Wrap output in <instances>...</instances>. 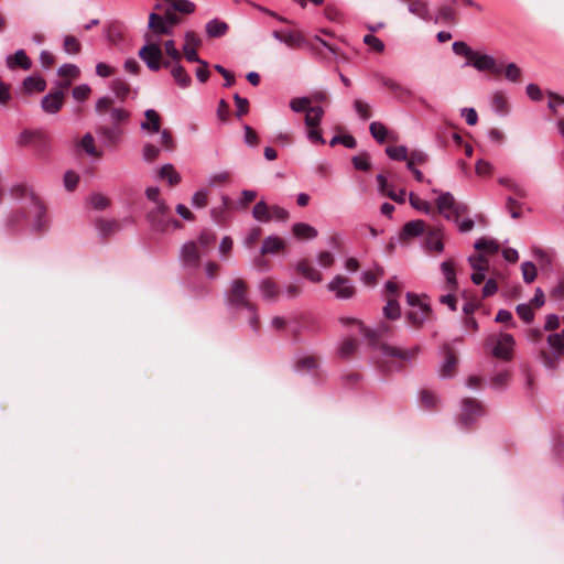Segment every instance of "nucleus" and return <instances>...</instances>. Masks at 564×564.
<instances>
[{"label":"nucleus","instance_id":"13","mask_svg":"<svg viewBox=\"0 0 564 564\" xmlns=\"http://www.w3.org/2000/svg\"><path fill=\"white\" fill-rule=\"evenodd\" d=\"M380 351L383 357L398 358L402 361L411 362L420 354L421 349L419 346H415L411 349H401L388 344H382L380 346Z\"/></svg>","mask_w":564,"mask_h":564},{"label":"nucleus","instance_id":"39","mask_svg":"<svg viewBox=\"0 0 564 564\" xmlns=\"http://www.w3.org/2000/svg\"><path fill=\"white\" fill-rule=\"evenodd\" d=\"M175 12L182 14H192L195 12L196 6L191 0H165Z\"/></svg>","mask_w":564,"mask_h":564},{"label":"nucleus","instance_id":"53","mask_svg":"<svg viewBox=\"0 0 564 564\" xmlns=\"http://www.w3.org/2000/svg\"><path fill=\"white\" fill-rule=\"evenodd\" d=\"M63 48L67 54H77L80 52L82 45L73 35H66L63 42Z\"/></svg>","mask_w":564,"mask_h":564},{"label":"nucleus","instance_id":"2","mask_svg":"<svg viewBox=\"0 0 564 564\" xmlns=\"http://www.w3.org/2000/svg\"><path fill=\"white\" fill-rule=\"evenodd\" d=\"M225 304L230 314L236 315L240 311L248 313V323L254 334H258L259 315L256 306L250 302L247 294V284L241 279L230 282V290L225 293Z\"/></svg>","mask_w":564,"mask_h":564},{"label":"nucleus","instance_id":"21","mask_svg":"<svg viewBox=\"0 0 564 564\" xmlns=\"http://www.w3.org/2000/svg\"><path fill=\"white\" fill-rule=\"evenodd\" d=\"M457 358L449 348H446L445 358L440 366V377L443 379L451 378L455 373Z\"/></svg>","mask_w":564,"mask_h":564},{"label":"nucleus","instance_id":"10","mask_svg":"<svg viewBox=\"0 0 564 564\" xmlns=\"http://www.w3.org/2000/svg\"><path fill=\"white\" fill-rule=\"evenodd\" d=\"M340 323L345 326L355 325L358 328L359 334H362L371 341H376L383 334H388L390 332V326L386 323L379 324L376 328H368L362 324V322L352 317H341Z\"/></svg>","mask_w":564,"mask_h":564},{"label":"nucleus","instance_id":"24","mask_svg":"<svg viewBox=\"0 0 564 564\" xmlns=\"http://www.w3.org/2000/svg\"><path fill=\"white\" fill-rule=\"evenodd\" d=\"M145 121H142L140 128L142 130L151 131L152 133L160 132L161 118L154 109H147L144 111Z\"/></svg>","mask_w":564,"mask_h":564},{"label":"nucleus","instance_id":"17","mask_svg":"<svg viewBox=\"0 0 564 564\" xmlns=\"http://www.w3.org/2000/svg\"><path fill=\"white\" fill-rule=\"evenodd\" d=\"M373 78L380 83L383 87L388 88L389 90H391L397 97H401V96H411V91L402 86L400 83H398L397 80L390 78V77H387L384 76L383 74L377 72L373 74Z\"/></svg>","mask_w":564,"mask_h":564},{"label":"nucleus","instance_id":"52","mask_svg":"<svg viewBox=\"0 0 564 564\" xmlns=\"http://www.w3.org/2000/svg\"><path fill=\"white\" fill-rule=\"evenodd\" d=\"M409 199H410V205L414 209L420 210V212H422V213H424L426 215L431 214L432 207H431V204L427 200H425V199H423V198H421L419 196H415L412 193L410 194Z\"/></svg>","mask_w":564,"mask_h":564},{"label":"nucleus","instance_id":"22","mask_svg":"<svg viewBox=\"0 0 564 564\" xmlns=\"http://www.w3.org/2000/svg\"><path fill=\"white\" fill-rule=\"evenodd\" d=\"M292 232L300 240H313L317 237L316 228L306 223H295L292 226Z\"/></svg>","mask_w":564,"mask_h":564},{"label":"nucleus","instance_id":"12","mask_svg":"<svg viewBox=\"0 0 564 564\" xmlns=\"http://www.w3.org/2000/svg\"><path fill=\"white\" fill-rule=\"evenodd\" d=\"M97 134L105 147L116 148L121 141L123 130L117 124L100 126L97 129Z\"/></svg>","mask_w":564,"mask_h":564},{"label":"nucleus","instance_id":"4","mask_svg":"<svg viewBox=\"0 0 564 564\" xmlns=\"http://www.w3.org/2000/svg\"><path fill=\"white\" fill-rule=\"evenodd\" d=\"M549 351L541 352L543 366L555 371L561 360L564 359V333H554L547 336Z\"/></svg>","mask_w":564,"mask_h":564},{"label":"nucleus","instance_id":"64","mask_svg":"<svg viewBox=\"0 0 564 564\" xmlns=\"http://www.w3.org/2000/svg\"><path fill=\"white\" fill-rule=\"evenodd\" d=\"M270 215L271 220L274 219L276 221H286L290 216L289 212L279 205L270 206Z\"/></svg>","mask_w":564,"mask_h":564},{"label":"nucleus","instance_id":"35","mask_svg":"<svg viewBox=\"0 0 564 564\" xmlns=\"http://www.w3.org/2000/svg\"><path fill=\"white\" fill-rule=\"evenodd\" d=\"M23 87L28 94L33 91H44L46 82L41 76H26L23 80Z\"/></svg>","mask_w":564,"mask_h":564},{"label":"nucleus","instance_id":"18","mask_svg":"<svg viewBox=\"0 0 564 564\" xmlns=\"http://www.w3.org/2000/svg\"><path fill=\"white\" fill-rule=\"evenodd\" d=\"M471 66L478 72H485L494 69V56L488 54H481L478 51L475 52L470 61H466L462 67Z\"/></svg>","mask_w":564,"mask_h":564},{"label":"nucleus","instance_id":"47","mask_svg":"<svg viewBox=\"0 0 564 564\" xmlns=\"http://www.w3.org/2000/svg\"><path fill=\"white\" fill-rule=\"evenodd\" d=\"M383 315L391 321H395L401 315L399 302L395 299H390L383 307Z\"/></svg>","mask_w":564,"mask_h":564},{"label":"nucleus","instance_id":"54","mask_svg":"<svg viewBox=\"0 0 564 564\" xmlns=\"http://www.w3.org/2000/svg\"><path fill=\"white\" fill-rule=\"evenodd\" d=\"M510 112V107L507 98L501 93H496V115L507 117Z\"/></svg>","mask_w":564,"mask_h":564},{"label":"nucleus","instance_id":"46","mask_svg":"<svg viewBox=\"0 0 564 564\" xmlns=\"http://www.w3.org/2000/svg\"><path fill=\"white\" fill-rule=\"evenodd\" d=\"M452 50L456 55L466 57V61H470L476 52L463 41H455L452 45Z\"/></svg>","mask_w":564,"mask_h":564},{"label":"nucleus","instance_id":"26","mask_svg":"<svg viewBox=\"0 0 564 564\" xmlns=\"http://www.w3.org/2000/svg\"><path fill=\"white\" fill-rule=\"evenodd\" d=\"M259 291L265 301H275L279 295L276 283L269 278H264L259 282Z\"/></svg>","mask_w":564,"mask_h":564},{"label":"nucleus","instance_id":"28","mask_svg":"<svg viewBox=\"0 0 564 564\" xmlns=\"http://www.w3.org/2000/svg\"><path fill=\"white\" fill-rule=\"evenodd\" d=\"M155 204H156L155 208H153L152 210H150L147 214V219L151 227H162L163 223H162V220L156 219V214H160L163 216H171V212L164 200H159Z\"/></svg>","mask_w":564,"mask_h":564},{"label":"nucleus","instance_id":"57","mask_svg":"<svg viewBox=\"0 0 564 564\" xmlns=\"http://www.w3.org/2000/svg\"><path fill=\"white\" fill-rule=\"evenodd\" d=\"M161 153L160 148L152 143H145L142 148V158L147 162H152L159 158Z\"/></svg>","mask_w":564,"mask_h":564},{"label":"nucleus","instance_id":"48","mask_svg":"<svg viewBox=\"0 0 564 564\" xmlns=\"http://www.w3.org/2000/svg\"><path fill=\"white\" fill-rule=\"evenodd\" d=\"M311 102L312 99L310 97H295L291 99L290 108L296 113L307 112V109L311 108Z\"/></svg>","mask_w":564,"mask_h":564},{"label":"nucleus","instance_id":"42","mask_svg":"<svg viewBox=\"0 0 564 564\" xmlns=\"http://www.w3.org/2000/svg\"><path fill=\"white\" fill-rule=\"evenodd\" d=\"M352 108L361 121H367L372 117L370 105L362 99H355Z\"/></svg>","mask_w":564,"mask_h":564},{"label":"nucleus","instance_id":"50","mask_svg":"<svg viewBox=\"0 0 564 564\" xmlns=\"http://www.w3.org/2000/svg\"><path fill=\"white\" fill-rule=\"evenodd\" d=\"M420 401L421 404L427 410L435 409L438 402L437 397L432 391L429 390L420 391Z\"/></svg>","mask_w":564,"mask_h":564},{"label":"nucleus","instance_id":"31","mask_svg":"<svg viewBox=\"0 0 564 564\" xmlns=\"http://www.w3.org/2000/svg\"><path fill=\"white\" fill-rule=\"evenodd\" d=\"M324 109L321 106H313L307 109L304 122L308 128H318L324 117Z\"/></svg>","mask_w":564,"mask_h":564},{"label":"nucleus","instance_id":"5","mask_svg":"<svg viewBox=\"0 0 564 564\" xmlns=\"http://www.w3.org/2000/svg\"><path fill=\"white\" fill-rule=\"evenodd\" d=\"M484 414L485 409L480 401L474 398H464L460 401L457 425L462 430H469Z\"/></svg>","mask_w":564,"mask_h":564},{"label":"nucleus","instance_id":"45","mask_svg":"<svg viewBox=\"0 0 564 564\" xmlns=\"http://www.w3.org/2000/svg\"><path fill=\"white\" fill-rule=\"evenodd\" d=\"M386 154L393 161H406L409 156L405 145H389L386 148Z\"/></svg>","mask_w":564,"mask_h":564},{"label":"nucleus","instance_id":"14","mask_svg":"<svg viewBox=\"0 0 564 564\" xmlns=\"http://www.w3.org/2000/svg\"><path fill=\"white\" fill-rule=\"evenodd\" d=\"M514 344L510 334L500 333L496 337V359L510 360L513 356Z\"/></svg>","mask_w":564,"mask_h":564},{"label":"nucleus","instance_id":"61","mask_svg":"<svg viewBox=\"0 0 564 564\" xmlns=\"http://www.w3.org/2000/svg\"><path fill=\"white\" fill-rule=\"evenodd\" d=\"M208 203V191L207 189H200L194 193L192 197V206L194 208H203Z\"/></svg>","mask_w":564,"mask_h":564},{"label":"nucleus","instance_id":"41","mask_svg":"<svg viewBox=\"0 0 564 564\" xmlns=\"http://www.w3.org/2000/svg\"><path fill=\"white\" fill-rule=\"evenodd\" d=\"M283 43L291 48H299L306 44V40L299 32L288 31L284 33Z\"/></svg>","mask_w":564,"mask_h":564},{"label":"nucleus","instance_id":"19","mask_svg":"<svg viewBox=\"0 0 564 564\" xmlns=\"http://www.w3.org/2000/svg\"><path fill=\"white\" fill-rule=\"evenodd\" d=\"M6 63L10 69L19 67L23 70H29L32 67V61L22 48L15 51L13 55H8Z\"/></svg>","mask_w":564,"mask_h":564},{"label":"nucleus","instance_id":"60","mask_svg":"<svg viewBox=\"0 0 564 564\" xmlns=\"http://www.w3.org/2000/svg\"><path fill=\"white\" fill-rule=\"evenodd\" d=\"M232 98L237 106V111H236L237 118H241L242 116L247 115L248 107H249L248 99L245 97H241L238 93L234 94Z\"/></svg>","mask_w":564,"mask_h":564},{"label":"nucleus","instance_id":"56","mask_svg":"<svg viewBox=\"0 0 564 564\" xmlns=\"http://www.w3.org/2000/svg\"><path fill=\"white\" fill-rule=\"evenodd\" d=\"M517 314L521 319H523L525 323H531L534 318V313L531 307V303H522L517 305Z\"/></svg>","mask_w":564,"mask_h":564},{"label":"nucleus","instance_id":"59","mask_svg":"<svg viewBox=\"0 0 564 564\" xmlns=\"http://www.w3.org/2000/svg\"><path fill=\"white\" fill-rule=\"evenodd\" d=\"M90 206L96 210H104L108 207V199L101 194H91L88 198Z\"/></svg>","mask_w":564,"mask_h":564},{"label":"nucleus","instance_id":"63","mask_svg":"<svg viewBox=\"0 0 564 564\" xmlns=\"http://www.w3.org/2000/svg\"><path fill=\"white\" fill-rule=\"evenodd\" d=\"M105 36L108 42L116 44L119 40H121V30L119 25L111 24L105 29Z\"/></svg>","mask_w":564,"mask_h":564},{"label":"nucleus","instance_id":"34","mask_svg":"<svg viewBox=\"0 0 564 564\" xmlns=\"http://www.w3.org/2000/svg\"><path fill=\"white\" fill-rule=\"evenodd\" d=\"M32 147L41 155H45L48 153V151L51 149V139L45 132L36 130V134H35V138L33 139Z\"/></svg>","mask_w":564,"mask_h":564},{"label":"nucleus","instance_id":"43","mask_svg":"<svg viewBox=\"0 0 564 564\" xmlns=\"http://www.w3.org/2000/svg\"><path fill=\"white\" fill-rule=\"evenodd\" d=\"M160 177L167 180L170 185H176L181 182V175L171 163H166L161 167Z\"/></svg>","mask_w":564,"mask_h":564},{"label":"nucleus","instance_id":"15","mask_svg":"<svg viewBox=\"0 0 564 564\" xmlns=\"http://www.w3.org/2000/svg\"><path fill=\"white\" fill-rule=\"evenodd\" d=\"M64 97L65 94L61 89L46 94L41 100L43 111L50 115L57 113L64 105Z\"/></svg>","mask_w":564,"mask_h":564},{"label":"nucleus","instance_id":"25","mask_svg":"<svg viewBox=\"0 0 564 564\" xmlns=\"http://www.w3.org/2000/svg\"><path fill=\"white\" fill-rule=\"evenodd\" d=\"M408 10L423 21H431L432 15L426 0H415L408 4Z\"/></svg>","mask_w":564,"mask_h":564},{"label":"nucleus","instance_id":"23","mask_svg":"<svg viewBox=\"0 0 564 564\" xmlns=\"http://www.w3.org/2000/svg\"><path fill=\"white\" fill-rule=\"evenodd\" d=\"M148 26L158 35H172V31L166 25L165 19L155 12L150 13Z\"/></svg>","mask_w":564,"mask_h":564},{"label":"nucleus","instance_id":"7","mask_svg":"<svg viewBox=\"0 0 564 564\" xmlns=\"http://www.w3.org/2000/svg\"><path fill=\"white\" fill-rule=\"evenodd\" d=\"M112 98L109 96H102L97 99L95 109L98 115H102L109 111V120L111 124L120 126V123L126 122L130 118V112L122 107L111 108Z\"/></svg>","mask_w":564,"mask_h":564},{"label":"nucleus","instance_id":"36","mask_svg":"<svg viewBox=\"0 0 564 564\" xmlns=\"http://www.w3.org/2000/svg\"><path fill=\"white\" fill-rule=\"evenodd\" d=\"M283 241L276 236H269L264 238L260 252L262 254H274L283 248Z\"/></svg>","mask_w":564,"mask_h":564},{"label":"nucleus","instance_id":"16","mask_svg":"<svg viewBox=\"0 0 564 564\" xmlns=\"http://www.w3.org/2000/svg\"><path fill=\"white\" fill-rule=\"evenodd\" d=\"M294 371L299 373H311L313 377H317L318 361L314 356L297 355L295 357Z\"/></svg>","mask_w":564,"mask_h":564},{"label":"nucleus","instance_id":"33","mask_svg":"<svg viewBox=\"0 0 564 564\" xmlns=\"http://www.w3.org/2000/svg\"><path fill=\"white\" fill-rule=\"evenodd\" d=\"M96 229L101 239H106L119 229L116 220L98 219L96 221Z\"/></svg>","mask_w":564,"mask_h":564},{"label":"nucleus","instance_id":"32","mask_svg":"<svg viewBox=\"0 0 564 564\" xmlns=\"http://www.w3.org/2000/svg\"><path fill=\"white\" fill-rule=\"evenodd\" d=\"M442 273L446 280L447 288L452 291L456 290L458 286L456 272L453 261H443L441 263Z\"/></svg>","mask_w":564,"mask_h":564},{"label":"nucleus","instance_id":"58","mask_svg":"<svg viewBox=\"0 0 564 564\" xmlns=\"http://www.w3.org/2000/svg\"><path fill=\"white\" fill-rule=\"evenodd\" d=\"M364 43L370 46L373 51L378 53H382L384 51V43L378 36L372 33L366 34L364 36Z\"/></svg>","mask_w":564,"mask_h":564},{"label":"nucleus","instance_id":"44","mask_svg":"<svg viewBox=\"0 0 564 564\" xmlns=\"http://www.w3.org/2000/svg\"><path fill=\"white\" fill-rule=\"evenodd\" d=\"M369 131H370V134L372 135V138L378 143H383L386 141L387 135H388V130L382 122H379V121L371 122L369 126Z\"/></svg>","mask_w":564,"mask_h":564},{"label":"nucleus","instance_id":"6","mask_svg":"<svg viewBox=\"0 0 564 564\" xmlns=\"http://www.w3.org/2000/svg\"><path fill=\"white\" fill-rule=\"evenodd\" d=\"M436 206L441 215L454 223H458L460 215L467 212V207L464 204L457 203L449 192L440 193Z\"/></svg>","mask_w":564,"mask_h":564},{"label":"nucleus","instance_id":"1","mask_svg":"<svg viewBox=\"0 0 564 564\" xmlns=\"http://www.w3.org/2000/svg\"><path fill=\"white\" fill-rule=\"evenodd\" d=\"M13 197L23 202L21 210L10 214L6 219V227L9 231L17 232L30 226L35 234L45 232L48 229L46 208L41 199L25 184L12 186Z\"/></svg>","mask_w":564,"mask_h":564},{"label":"nucleus","instance_id":"49","mask_svg":"<svg viewBox=\"0 0 564 564\" xmlns=\"http://www.w3.org/2000/svg\"><path fill=\"white\" fill-rule=\"evenodd\" d=\"M337 144H343L347 149H355L357 141L351 134L334 135L329 141V145L335 147Z\"/></svg>","mask_w":564,"mask_h":564},{"label":"nucleus","instance_id":"29","mask_svg":"<svg viewBox=\"0 0 564 564\" xmlns=\"http://www.w3.org/2000/svg\"><path fill=\"white\" fill-rule=\"evenodd\" d=\"M228 24L225 21H221L217 18L209 20L206 25V34L209 37H221L224 36L228 31Z\"/></svg>","mask_w":564,"mask_h":564},{"label":"nucleus","instance_id":"20","mask_svg":"<svg viewBox=\"0 0 564 564\" xmlns=\"http://www.w3.org/2000/svg\"><path fill=\"white\" fill-rule=\"evenodd\" d=\"M425 230V223L422 219L410 220L404 224L400 239L405 240L408 238H415L421 236Z\"/></svg>","mask_w":564,"mask_h":564},{"label":"nucleus","instance_id":"38","mask_svg":"<svg viewBox=\"0 0 564 564\" xmlns=\"http://www.w3.org/2000/svg\"><path fill=\"white\" fill-rule=\"evenodd\" d=\"M296 269L304 278L311 282L317 283L322 281L321 272L305 261L300 262Z\"/></svg>","mask_w":564,"mask_h":564},{"label":"nucleus","instance_id":"62","mask_svg":"<svg viewBox=\"0 0 564 564\" xmlns=\"http://www.w3.org/2000/svg\"><path fill=\"white\" fill-rule=\"evenodd\" d=\"M243 142L246 143V145H248L249 148H256L259 142V137L256 133V131L248 124H243Z\"/></svg>","mask_w":564,"mask_h":564},{"label":"nucleus","instance_id":"55","mask_svg":"<svg viewBox=\"0 0 564 564\" xmlns=\"http://www.w3.org/2000/svg\"><path fill=\"white\" fill-rule=\"evenodd\" d=\"M351 163L354 167L358 171H368L371 166L370 158L368 153H361L360 155H355L351 159Z\"/></svg>","mask_w":564,"mask_h":564},{"label":"nucleus","instance_id":"11","mask_svg":"<svg viewBox=\"0 0 564 564\" xmlns=\"http://www.w3.org/2000/svg\"><path fill=\"white\" fill-rule=\"evenodd\" d=\"M180 260L184 269L196 271L199 267L200 253L194 241H187L180 251Z\"/></svg>","mask_w":564,"mask_h":564},{"label":"nucleus","instance_id":"9","mask_svg":"<svg viewBox=\"0 0 564 564\" xmlns=\"http://www.w3.org/2000/svg\"><path fill=\"white\" fill-rule=\"evenodd\" d=\"M327 291L334 293L337 300H349L355 295L352 282L340 274L335 275L327 283Z\"/></svg>","mask_w":564,"mask_h":564},{"label":"nucleus","instance_id":"40","mask_svg":"<svg viewBox=\"0 0 564 564\" xmlns=\"http://www.w3.org/2000/svg\"><path fill=\"white\" fill-rule=\"evenodd\" d=\"M110 88L120 100H124L131 91L130 85L121 78H115L110 84Z\"/></svg>","mask_w":564,"mask_h":564},{"label":"nucleus","instance_id":"30","mask_svg":"<svg viewBox=\"0 0 564 564\" xmlns=\"http://www.w3.org/2000/svg\"><path fill=\"white\" fill-rule=\"evenodd\" d=\"M171 75L181 88H187L192 84L191 76L186 73L185 68L181 65L180 62H174L171 69Z\"/></svg>","mask_w":564,"mask_h":564},{"label":"nucleus","instance_id":"51","mask_svg":"<svg viewBox=\"0 0 564 564\" xmlns=\"http://www.w3.org/2000/svg\"><path fill=\"white\" fill-rule=\"evenodd\" d=\"M521 272L523 281L528 284L532 283L536 278V267L531 261H525L521 264Z\"/></svg>","mask_w":564,"mask_h":564},{"label":"nucleus","instance_id":"27","mask_svg":"<svg viewBox=\"0 0 564 564\" xmlns=\"http://www.w3.org/2000/svg\"><path fill=\"white\" fill-rule=\"evenodd\" d=\"M430 312L431 308L427 304H420V308L417 311L408 312L405 318L412 326L421 327Z\"/></svg>","mask_w":564,"mask_h":564},{"label":"nucleus","instance_id":"37","mask_svg":"<svg viewBox=\"0 0 564 564\" xmlns=\"http://www.w3.org/2000/svg\"><path fill=\"white\" fill-rule=\"evenodd\" d=\"M252 217L259 223H269L271 220L270 206L264 200H259L252 208Z\"/></svg>","mask_w":564,"mask_h":564},{"label":"nucleus","instance_id":"8","mask_svg":"<svg viewBox=\"0 0 564 564\" xmlns=\"http://www.w3.org/2000/svg\"><path fill=\"white\" fill-rule=\"evenodd\" d=\"M139 57L145 63L150 70L158 72L161 69V59L163 51L158 43L144 44L138 53Z\"/></svg>","mask_w":564,"mask_h":564},{"label":"nucleus","instance_id":"3","mask_svg":"<svg viewBox=\"0 0 564 564\" xmlns=\"http://www.w3.org/2000/svg\"><path fill=\"white\" fill-rule=\"evenodd\" d=\"M474 247L477 252L470 254L467 260L473 269L470 279L475 284L479 285L485 281L486 272L489 268L488 256L494 254V239H478Z\"/></svg>","mask_w":564,"mask_h":564}]
</instances>
